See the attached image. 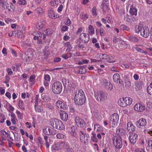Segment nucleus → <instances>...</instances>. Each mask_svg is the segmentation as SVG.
<instances>
[{"mask_svg": "<svg viewBox=\"0 0 152 152\" xmlns=\"http://www.w3.org/2000/svg\"><path fill=\"white\" fill-rule=\"evenodd\" d=\"M60 116L61 120L65 121H66L68 119V116L67 113L62 110H61L60 111Z\"/></svg>", "mask_w": 152, "mask_h": 152, "instance_id": "393cba45", "label": "nucleus"}, {"mask_svg": "<svg viewBox=\"0 0 152 152\" xmlns=\"http://www.w3.org/2000/svg\"><path fill=\"white\" fill-rule=\"evenodd\" d=\"M150 31L148 27L147 26H145L143 27L141 31L140 34L143 37L145 38H147L149 35Z\"/></svg>", "mask_w": 152, "mask_h": 152, "instance_id": "9b49d317", "label": "nucleus"}, {"mask_svg": "<svg viewBox=\"0 0 152 152\" xmlns=\"http://www.w3.org/2000/svg\"><path fill=\"white\" fill-rule=\"evenodd\" d=\"M146 124V120L143 118L140 119L136 122V125L137 127L140 129H143Z\"/></svg>", "mask_w": 152, "mask_h": 152, "instance_id": "9d476101", "label": "nucleus"}, {"mask_svg": "<svg viewBox=\"0 0 152 152\" xmlns=\"http://www.w3.org/2000/svg\"><path fill=\"white\" fill-rule=\"evenodd\" d=\"M88 33L90 35H93L94 34V28L92 26L89 25L88 26Z\"/></svg>", "mask_w": 152, "mask_h": 152, "instance_id": "58836bf2", "label": "nucleus"}, {"mask_svg": "<svg viewBox=\"0 0 152 152\" xmlns=\"http://www.w3.org/2000/svg\"><path fill=\"white\" fill-rule=\"evenodd\" d=\"M44 85L45 86H48L49 85V82L50 81V76L48 74H46L44 76Z\"/></svg>", "mask_w": 152, "mask_h": 152, "instance_id": "bb28decb", "label": "nucleus"}, {"mask_svg": "<svg viewBox=\"0 0 152 152\" xmlns=\"http://www.w3.org/2000/svg\"><path fill=\"white\" fill-rule=\"evenodd\" d=\"M3 6L4 9H7L9 11L12 12L15 9V6L11 3L10 4L7 3H5Z\"/></svg>", "mask_w": 152, "mask_h": 152, "instance_id": "412c9836", "label": "nucleus"}, {"mask_svg": "<svg viewBox=\"0 0 152 152\" xmlns=\"http://www.w3.org/2000/svg\"><path fill=\"white\" fill-rule=\"evenodd\" d=\"M24 60L27 62L29 61L32 56V53L31 52H26L25 54L21 56Z\"/></svg>", "mask_w": 152, "mask_h": 152, "instance_id": "a211bd4d", "label": "nucleus"}, {"mask_svg": "<svg viewBox=\"0 0 152 152\" xmlns=\"http://www.w3.org/2000/svg\"><path fill=\"white\" fill-rule=\"evenodd\" d=\"M135 152H145V151L142 148H136L135 149Z\"/></svg>", "mask_w": 152, "mask_h": 152, "instance_id": "774afa93", "label": "nucleus"}, {"mask_svg": "<svg viewBox=\"0 0 152 152\" xmlns=\"http://www.w3.org/2000/svg\"><path fill=\"white\" fill-rule=\"evenodd\" d=\"M18 3L20 5H24L26 4V0H19Z\"/></svg>", "mask_w": 152, "mask_h": 152, "instance_id": "052dcab7", "label": "nucleus"}, {"mask_svg": "<svg viewBox=\"0 0 152 152\" xmlns=\"http://www.w3.org/2000/svg\"><path fill=\"white\" fill-rule=\"evenodd\" d=\"M48 16L52 19H55L59 17V15L55 13L53 10L50 9L49 10L48 12Z\"/></svg>", "mask_w": 152, "mask_h": 152, "instance_id": "aec40b11", "label": "nucleus"}, {"mask_svg": "<svg viewBox=\"0 0 152 152\" xmlns=\"http://www.w3.org/2000/svg\"><path fill=\"white\" fill-rule=\"evenodd\" d=\"M136 49L137 51L140 52L141 53H145V54H147L148 53L147 51L144 50H143L138 47L136 48Z\"/></svg>", "mask_w": 152, "mask_h": 152, "instance_id": "bf43d9fd", "label": "nucleus"}, {"mask_svg": "<svg viewBox=\"0 0 152 152\" xmlns=\"http://www.w3.org/2000/svg\"><path fill=\"white\" fill-rule=\"evenodd\" d=\"M68 132L69 134L72 137L75 138H77L78 137L76 128L75 126H71L69 129Z\"/></svg>", "mask_w": 152, "mask_h": 152, "instance_id": "ddd939ff", "label": "nucleus"}, {"mask_svg": "<svg viewBox=\"0 0 152 152\" xmlns=\"http://www.w3.org/2000/svg\"><path fill=\"white\" fill-rule=\"evenodd\" d=\"M125 102V104H126V107L127 106L130 105L132 102V99L129 97H126L124 98Z\"/></svg>", "mask_w": 152, "mask_h": 152, "instance_id": "473e14b6", "label": "nucleus"}, {"mask_svg": "<svg viewBox=\"0 0 152 152\" xmlns=\"http://www.w3.org/2000/svg\"><path fill=\"white\" fill-rule=\"evenodd\" d=\"M18 105L20 109L22 110L24 109V106L23 102L22 100H20Z\"/></svg>", "mask_w": 152, "mask_h": 152, "instance_id": "603ef678", "label": "nucleus"}, {"mask_svg": "<svg viewBox=\"0 0 152 152\" xmlns=\"http://www.w3.org/2000/svg\"><path fill=\"white\" fill-rule=\"evenodd\" d=\"M16 113L17 114L19 119H21L23 118V113L20 112L18 110H17Z\"/></svg>", "mask_w": 152, "mask_h": 152, "instance_id": "13d9d810", "label": "nucleus"}, {"mask_svg": "<svg viewBox=\"0 0 152 152\" xmlns=\"http://www.w3.org/2000/svg\"><path fill=\"white\" fill-rule=\"evenodd\" d=\"M143 27L141 25H137L136 26L135 28V31L136 33H138L142 29Z\"/></svg>", "mask_w": 152, "mask_h": 152, "instance_id": "a18cd8bd", "label": "nucleus"}, {"mask_svg": "<svg viewBox=\"0 0 152 152\" xmlns=\"http://www.w3.org/2000/svg\"><path fill=\"white\" fill-rule=\"evenodd\" d=\"M101 6L103 9V13L104 14L106 11H108L110 10L108 0H104Z\"/></svg>", "mask_w": 152, "mask_h": 152, "instance_id": "4468645a", "label": "nucleus"}, {"mask_svg": "<svg viewBox=\"0 0 152 152\" xmlns=\"http://www.w3.org/2000/svg\"><path fill=\"white\" fill-rule=\"evenodd\" d=\"M124 19L127 22L129 23L133 22L135 20V18L133 17L129 16L128 15H126L125 16Z\"/></svg>", "mask_w": 152, "mask_h": 152, "instance_id": "c85d7f7f", "label": "nucleus"}, {"mask_svg": "<svg viewBox=\"0 0 152 152\" xmlns=\"http://www.w3.org/2000/svg\"><path fill=\"white\" fill-rule=\"evenodd\" d=\"M102 83L103 86L108 90L110 91L113 89V87L112 84L110 82H108L107 80H103Z\"/></svg>", "mask_w": 152, "mask_h": 152, "instance_id": "f3484780", "label": "nucleus"}, {"mask_svg": "<svg viewBox=\"0 0 152 152\" xmlns=\"http://www.w3.org/2000/svg\"><path fill=\"white\" fill-rule=\"evenodd\" d=\"M91 136V140L93 142H97L98 141V139L96 137V134L94 132H92Z\"/></svg>", "mask_w": 152, "mask_h": 152, "instance_id": "c03bdc74", "label": "nucleus"}, {"mask_svg": "<svg viewBox=\"0 0 152 152\" xmlns=\"http://www.w3.org/2000/svg\"><path fill=\"white\" fill-rule=\"evenodd\" d=\"M39 97V95H37L35 97V106L37 105H38V99Z\"/></svg>", "mask_w": 152, "mask_h": 152, "instance_id": "0e129e2a", "label": "nucleus"}, {"mask_svg": "<svg viewBox=\"0 0 152 152\" xmlns=\"http://www.w3.org/2000/svg\"><path fill=\"white\" fill-rule=\"evenodd\" d=\"M147 91L149 94L152 95V85L151 83L148 87Z\"/></svg>", "mask_w": 152, "mask_h": 152, "instance_id": "5fc2aeb1", "label": "nucleus"}, {"mask_svg": "<svg viewBox=\"0 0 152 152\" xmlns=\"http://www.w3.org/2000/svg\"><path fill=\"white\" fill-rule=\"evenodd\" d=\"M87 70L85 67H83L80 68L78 72V73L80 74H84L86 73Z\"/></svg>", "mask_w": 152, "mask_h": 152, "instance_id": "8fccbe9b", "label": "nucleus"}, {"mask_svg": "<svg viewBox=\"0 0 152 152\" xmlns=\"http://www.w3.org/2000/svg\"><path fill=\"white\" fill-rule=\"evenodd\" d=\"M113 142L115 147L117 148H121L123 146L122 139L120 136L114 137L113 138Z\"/></svg>", "mask_w": 152, "mask_h": 152, "instance_id": "39448f33", "label": "nucleus"}, {"mask_svg": "<svg viewBox=\"0 0 152 152\" xmlns=\"http://www.w3.org/2000/svg\"><path fill=\"white\" fill-rule=\"evenodd\" d=\"M122 66L123 67H125L126 68H129L131 69H133L134 68V66H132L130 64H123Z\"/></svg>", "mask_w": 152, "mask_h": 152, "instance_id": "09e8293b", "label": "nucleus"}, {"mask_svg": "<svg viewBox=\"0 0 152 152\" xmlns=\"http://www.w3.org/2000/svg\"><path fill=\"white\" fill-rule=\"evenodd\" d=\"M119 117L118 115L116 113L113 114L110 117V123L112 127L116 126L118 124Z\"/></svg>", "mask_w": 152, "mask_h": 152, "instance_id": "6e6552de", "label": "nucleus"}, {"mask_svg": "<svg viewBox=\"0 0 152 152\" xmlns=\"http://www.w3.org/2000/svg\"><path fill=\"white\" fill-rule=\"evenodd\" d=\"M33 35H36V36L38 37H39L42 38L43 37V39H44L45 38V36L44 34H42V33L36 31L34 32L33 34Z\"/></svg>", "mask_w": 152, "mask_h": 152, "instance_id": "49530a36", "label": "nucleus"}, {"mask_svg": "<svg viewBox=\"0 0 152 152\" xmlns=\"http://www.w3.org/2000/svg\"><path fill=\"white\" fill-rule=\"evenodd\" d=\"M79 38L80 40L85 42H88L89 40V37L88 34L84 33H83L80 34Z\"/></svg>", "mask_w": 152, "mask_h": 152, "instance_id": "6ab92c4d", "label": "nucleus"}, {"mask_svg": "<svg viewBox=\"0 0 152 152\" xmlns=\"http://www.w3.org/2000/svg\"><path fill=\"white\" fill-rule=\"evenodd\" d=\"M129 39L131 41L136 42H138L139 41V39L136 37L131 35L129 36Z\"/></svg>", "mask_w": 152, "mask_h": 152, "instance_id": "37998d69", "label": "nucleus"}, {"mask_svg": "<svg viewBox=\"0 0 152 152\" xmlns=\"http://www.w3.org/2000/svg\"><path fill=\"white\" fill-rule=\"evenodd\" d=\"M52 32V30L50 29H47L45 31V33L47 35L51 34Z\"/></svg>", "mask_w": 152, "mask_h": 152, "instance_id": "338daca9", "label": "nucleus"}, {"mask_svg": "<svg viewBox=\"0 0 152 152\" xmlns=\"http://www.w3.org/2000/svg\"><path fill=\"white\" fill-rule=\"evenodd\" d=\"M79 138L80 141L85 145L88 143V140L89 136L88 134L84 133L83 132L80 131L79 134Z\"/></svg>", "mask_w": 152, "mask_h": 152, "instance_id": "0eeeda50", "label": "nucleus"}, {"mask_svg": "<svg viewBox=\"0 0 152 152\" xmlns=\"http://www.w3.org/2000/svg\"><path fill=\"white\" fill-rule=\"evenodd\" d=\"M116 134L120 136L124 135L126 133L125 130L123 128H118L116 131Z\"/></svg>", "mask_w": 152, "mask_h": 152, "instance_id": "7c9ffc66", "label": "nucleus"}, {"mask_svg": "<svg viewBox=\"0 0 152 152\" xmlns=\"http://www.w3.org/2000/svg\"><path fill=\"white\" fill-rule=\"evenodd\" d=\"M56 104L57 107L58 108L62 109L67 108L66 105L62 101L60 100L57 101L56 102Z\"/></svg>", "mask_w": 152, "mask_h": 152, "instance_id": "b1692460", "label": "nucleus"}, {"mask_svg": "<svg viewBox=\"0 0 152 152\" xmlns=\"http://www.w3.org/2000/svg\"><path fill=\"white\" fill-rule=\"evenodd\" d=\"M86 96L82 90H78L75 93L74 101L77 105H82L86 101Z\"/></svg>", "mask_w": 152, "mask_h": 152, "instance_id": "f257e3e1", "label": "nucleus"}, {"mask_svg": "<svg viewBox=\"0 0 152 152\" xmlns=\"http://www.w3.org/2000/svg\"><path fill=\"white\" fill-rule=\"evenodd\" d=\"M145 109V106L140 103L136 104L134 107V110L137 112H142Z\"/></svg>", "mask_w": 152, "mask_h": 152, "instance_id": "2eb2a0df", "label": "nucleus"}, {"mask_svg": "<svg viewBox=\"0 0 152 152\" xmlns=\"http://www.w3.org/2000/svg\"><path fill=\"white\" fill-rule=\"evenodd\" d=\"M43 134L48 135H54L56 133V130L50 126L44 127L42 129Z\"/></svg>", "mask_w": 152, "mask_h": 152, "instance_id": "423d86ee", "label": "nucleus"}, {"mask_svg": "<svg viewBox=\"0 0 152 152\" xmlns=\"http://www.w3.org/2000/svg\"><path fill=\"white\" fill-rule=\"evenodd\" d=\"M98 55L100 59H108L110 58L109 56L106 54L99 53L98 54Z\"/></svg>", "mask_w": 152, "mask_h": 152, "instance_id": "de8ad7c7", "label": "nucleus"}, {"mask_svg": "<svg viewBox=\"0 0 152 152\" xmlns=\"http://www.w3.org/2000/svg\"><path fill=\"white\" fill-rule=\"evenodd\" d=\"M64 45L65 47H67V48L66 50V51L67 52H69L72 49L71 45L70 44V42H66L64 43Z\"/></svg>", "mask_w": 152, "mask_h": 152, "instance_id": "a19ab883", "label": "nucleus"}, {"mask_svg": "<svg viewBox=\"0 0 152 152\" xmlns=\"http://www.w3.org/2000/svg\"><path fill=\"white\" fill-rule=\"evenodd\" d=\"M121 28L123 30H125L127 31H129L130 29L128 27L124 25H121Z\"/></svg>", "mask_w": 152, "mask_h": 152, "instance_id": "680f3d73", "label": "nucleus"}, {"mask_svg": "<svg viewBox=\"0 0 152 152\" xmlns=\"http://www.w3.org/2000/svg\"><path fill=\"white\" fill-rule=\"evenodd\" d=\"M75 122L76 125L78 126L82 127H84L86 123L84 120L79 117H76L75 120Z\"/></svg>", "mask_w": 152, "mask_h": 152, "instance_id": "dca6fc26", "label": "nucleus"}, {"mask_svg": "<svg viewBox=\"0 0 152 152\" xmlns=\"http://www.w3.org/2000/svg\"><path fill=\"white\" fill-rule=\"evenodd\" d=\"M113 79L114 81L116 83L121 84L122 80L120 78L119 75L118 73L114 74L113 76Z\"/></svg>", "mask_w": 152, "mask_h": 152, "instance_id": "4be33fe9", "label": "nucleus"}, {"mask_svg": "<svg viewBox=\"0 0 152 152\" xmlns=\"http://www.w3.org/2000/svg\"><path fill=\"white\" fill-rule=\"evenodd\" d=\"M21 97L23 99H25L26 97L27 98L30 97V94L27 92H24L21 95Z\"/></svg>", "mask_w": 152, "mask_h": 152, "instance_id": "3c124183", "label": "nucleus"}, {"mask_svg": "<svg viewBox=\"0 0 152 152\" xmlns=\"http://www.w3.org/2000/svg\"><path fill=\"white\" fill-rule=\"evenodd\" d=\"M95 97L98 101L103 102L106 98L105 94L102 91H99L95 93Z\"/></svg>", "mask_w": 152, "mask_h": 152, "instance_id": "1a4fd4ad", "label": "nucleus"}, {"mask_svg": "<svg viewBox=\"0 0 152 152\" xmlns=\"http://www.w3.org/2000/svg\"><path fill=\"white\" fill-rule=\"evenodd\" d=\"M15 35L18 38L23 39L24 37L23 33L20 30L15 31H14Z\"/></svg>", "mask_w": 152, "mask_h": 152, "instance_id": "a878e982", "label": "nucleus"}, {"mask_svg": "<svg viewBox=\"0 0 152 152\" xmlns=\"http://www.w3.org/2000/svg\"><path fill=\"white\" fill-rule=\"evenodd\" d=\"M61 57L65 59H67L71 57V53H69L67 54H64Z\"/></svg>", "mask_w": 152, "mask_h": 152, "instance_id": "864d4df0", "label": "nucleus"}, {"mask_svg": "<svg viewBox=\"0 0 152 152\" xmlns=\"http://www.w3.org/2000/svg\"><path fill=\"white\" fill-rule=\"evenodd\" d=\"M94 129L97 132H102L104 130L103 128L98 124H96L94 125Z\"/></svg>", "mask_w": 152, "mask_h": 152, "instance_id": "cd10ccee", "label": "nucleus"}, {"mask_svg": "<svg viewBox=\"0 0 152 152\" xmlns=\"http://www.w3.org/2000/svg\"><path fill=\"white\" fill-rule=\"evenodd\" d=\"M129 138L130 142L133 144L137 140V135L134 133H130L129 134Z\"/></svg>", "mask_w": 152, "mask_h": 152, "instance_id": "f8f14e48", "label": "nucleus"}, {"mask_svg": "<svg viewBox=\"0 0 152 152\" xmlns=\"http://www.w3.org/2000/svg\"><path fill=\"white\" fill-rule=\"evenodd\" d=\"M59 120L56 118H53L50 120V124L54 128L56 129L57 124Z\"/></svg>", "mask_w": 152, "mask_h": 152, "instance_id": "5701e85b", "label": "nucleus"}, {"mask_svg": "<svg viewBox=\"0 0 152 152\" xmlns=\"http://www.w3.org/2000/svg\"><path fill=\"white\" fill-rule=\"evenodd\" d=\"M129 12L132 15H136L137 14V10L135 7L132 5L130 7Z\"/></svg>", "mask_w": 152, "mask_h": 152, "instance_id": "c756f323", "label": "nucleus"}, {"mask_svg": "<svg viewBox=\"0 0 152 152\" xmlns=\"http://www.w3.org/2000/svg\"><path fill=\"white\" fill-rule=\"evenodd\" d=\"M35 110L36 112L41 113L44 112L43 108L42 106L37 105L35 106Z\"/></svg>", "mask_w": 152, "mask_h": 152, "instance_id": "e433bc0d", "label": "nucleus"}, {"mask_svg": "<svg viewBox=\"0 0 152 152\" xmlns=\"http://www.w3.org/2000/svg\"><path fill=\"white\" fill-rule=\"evenodd\" d=\"M118 104L121 107H126V104H125V102L124 97L119 99L118 101Z\"/></svg>", "mask_w": 152, "mask_h": 152, "instance_id": "72a5a7b5", "label": "nucleus"}, {"mask_svg": "<svg viewBox=\"0 0 152 152\" xmlns=\"http://www.w3.org/2000/svg\"><path fill=\"white\" fill-rule=\"evenodd\" d=\"M135 88L136 91L140 90L142 88V84L141 83L137 82L135 85Z\"/></svg>", "mask_w": 152, "mask_h": 152, "instance_id": "79ce46f5", "label": "nucleus"}, {"mask_svg": "<svg viewBox=\"0 0 152 152\" xmlns=\"http://www.w3.org/2000/svg\"><path fill=\"white\" fill-rule=\"evenodd\" d=\"M62 81L64 86L66 87H67L69 89L72 90L75 88L76 83L74 81L69 80L66 78L63 79Z\"/></svg>", "mask_w": 152, "mask_h": 152, "instance_id": "7ed1b4c3", "label": "nucleus"}, {"mask_svg": "<svg viewBox=\"0 0 152 152\" xmlns=\"http://www.w3.org/2000/svg\"><path fill=\"white\" fill-rule=\"evenodd\" d=\"M45 21H40L37 25V28L39 29H42L45 26Z\"/></svg>", "mask_w": 152, "mask_h": 152, "instance_id": "f704fd0d", "label": "nucleus"}, {"mask_svg": "<svg viewBox=\"0 0 152 152\" xmlns=\"http://www.w3.org/2000/svg\"><path fill=\"white\" fill-rule=\"evenodd\" d=\"M67 144L63 141H60L57 143H54L52 146L51 149L52 151H58L63 148L67 149Z\"/></svg>", "mask_w": 152, "mask_h": 152, "instance_id": "f03ea898", "label": "nucleus"}, {"mask_svg": "<svg viewBox=\"0 0 152 152\" xmlns=\"http://www.w3.org/2000/svg\"><path fill=\"white\" fill-rule=\"evenodd\" d=\"M91 12L92 15L94 16H96L97 15L96 9L95 7H94L92 9Z\"/></svg>", "mask_w": 152, "mask_h": 152, "instance_id": "4d7b16f0", "label": "nucleus"}, {"mask_svg": "<svg viewBox=\"0 0 152 152\" xmlns=\"http://www.w3.org/2000/svg\"><path fill=\"white\" fill-rule=\"evenodd\" d=\"M62 86L59 82H56L52 85V89L53 92L56 94H60L62 90Z\"/></svg>", "mask_w": 152, "mask_h": 152, "instance_id": "20e7f679", "label": "nucleus"}, {"mask_svg": "<svg viewBox=\"0 0 152 152\" xmlns=\"http://www.w3.org/2000/svg\"><path fill=\"white\" fill-rule=\"evenodd\" d=\"M99 33L101 36L104 35L105 34V32L104 29L101 28L99 29Z\"/></svg>", "mask_w": 152, "mask_h": 152, "instance_id": "69168bd1", "label": "nucleus"}, {"mask_svg": "<svg viewBox=\"0 0 152 152\" xmlns=\"http://www.w3.org/2000/svg\"><path fill=\"white\" fill-rule=\"evenodd\" d=\"M146 105L149 108L152 107V100L151 99L147 100L146 101Z\"/></svg>", "mask_w": 152, "mask_h": 152, "instance_id": "6e6d98bb", "label": "nucleus"}, {"mask_svg": "<svg viewBox=\"0 0 152 152\" xmlns=\"http://www.w3.org/2000/svg\"><path fill=\"white\" fill-rule=\"evenodd\" d=\"M57 124L56 129L59 130H63L65 129V126L61 121L59 120Z\"/></svg>", "mask_w": 152, "mask_h": 152, "instance_id": "c9c22d12", "label": "nucleus"}, {"mask_svg": "<svg viewBox=\"0 0 152 152\" xmlns=\"http://www.w3.org/2000/svg\"><path fill=\"white\" fill-rule=\"evenodd\" d=\"M64 135L62 133H58L56 135L57 138L61 139L63 138L64 137Z\"/></svg>", "mask_w": 152, "mask_h": 152, "instance_id": "e2e57ef3", "label": "nucleus"}, {"mask_svg": "<svg viewBox=\"0 0 152 152\" xmlns=\"http://www.w3.org/2000/svg\"><path fill=\"white\" fill-rule=\"evenodd\" d=\"M127 130L129 131H133L135 129V127L132 123L130 122L128 123L127 125Z\"/></svg>", "mask_w": 152, "mask_h": 152, "instance_id": "2f4dec72", "label": "nucleus"}, {"mask_svg": "<svg viewBox=\"0 0 152 152\" xmlns=\"http://www.w3.org/2000/svg\"><path fill=\"white\" fill-rule=\"evenodd\" d=\"M94 116L98 120H101L103 117V114L99 113H94Z\"/></svg>", "mask_w": 152, "mask_h": 152, "instance_id": "ea45409f", "label": "nucleus"}, {"mask_svg": "<svg viewBox=\"0 0 152 152\" xmlns=\"http://www.w3.org/2000/svg\"><path fill=\"white\" fill-rule=\"evenodd\" d=\"M41 98L45 102H48L50 100V98L49 96L43 94H41Z\"/></svg>", "mask_w": 152, "mask_h": 152, "instance_id": "4c0bfd02", "label": "nucleus"}]
</instances>
